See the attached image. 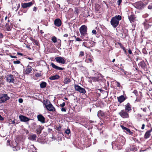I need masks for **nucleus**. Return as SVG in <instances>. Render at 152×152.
Here are the masks:
<instances>
[{
	"mask_svg": "<svg viewBox=\"0 0 152 152\" xmlns=\"http://www.w3.org/2000/svg\"><path fill=\"white\" fill-rule=\"evenodd\" d=\"M37 136L35 134H32L31 135L28 137V139L31 140H36Z\"/></svg>",
	"mask_w": 152,
	"mask_h": 152,
	"instance_id": "28",
	"label": "nucleus"
},
{
	"mask_svg": "<svg viewBox=\"0 0 152 152\" xmlns=\"http://www.w3.org/2000/svg\"><path fill=\"white\" fill-rule=\"evenodd\" d=\"M19 118L21 121L27 122L30 120L29 118L23 115H19Z\"/></svg>",
	"mask_w": 152,
	"mask_h": 152,
	"instance_id": "19",
	"label": "nucleus"
},
{
	"mask_svg": "<svg viewBox=\"0 0 152 152\" xmlns=\"http://www.w3.org/2000/svg\"><path fill=\"white\" fill-rule=\"evenodd\" d=\"M88 60L89 61L90 63H92L93 61V60L91 58H88Z\"/></svg>",
	"mask_w": 152,
	"mask_h": 152,
	"instance_id": "61",
	"label": "nucleus"
},
{
	"mask_svg": "<svg viewBox=\"0 0 152 152\" xmlns=\"http://www.w3.org/2000/svg\"><path fill=\"white\" fill-rule=\"evenodd\" d=\"M117 43L118 45H119L120 48L123 50L124 53L127 55V53L126 50L124 46L123 45L121 42H117Z\"/></svg>",
	"mask_w": 152,
	"mask_h": 152,
	"instance_id": "24",
	"label": "nucleus"
},
{
	"mask_svg": "<svg viewBox=\"0 0 152 152\" xmlns=\"http://www.w3.org/2000/svg\"><path fill=\"white\" fill-rule=\"evenodd\" d=\"M133 6L137 9L141 10L144 8L145 4L141 1H138L133 4Z\"/></svg>",
	"mask_w": 152,
	"mask_h": 152,
	"instance_id": "5",
	"label": "nucleus"
},
{
	"mask_svg": "<svg viewBox=\"0 0 152 152\" xmlns=\"http://www.w3.org/2000/svg\"><path fill=\"white\" fill-rule=\"evenodd\" d=\"M145 125L144 124H143L142 125V127L141 129H143L145 128Z\"/></svg>",
	"mask_w": 152,
	"mask_h": 152,
	"instance_id": "64",
	"label": "nucleus"
},
{
	"mask_svg": "<svg viewBox=\"0 0 152 152\" xmlns=\"http://www.w3.org/2000/svg\"><path fill=\"white\" fill-rule=\"evenodd\" d=\"M35 76L37 77H41L42 75L41 73H37L35 74Z\"/></svg>",
	"mask_w": 152,
	"mask_h": 152,
	"instance_id": "44",
	"label": "nucleus"
},
{
	"mask_svg": "<svg viewBox=\"0 0 152 152\" xmlns=\"http://www.w3.org/2000/svg\"><path fill=\"white\" fill-rule=\"evenodd\" d=\"M60 78V76L56 74L54 75H51L49 77L50 80H58Z\"/></svg>",
	"mask_w": 152,
	"mask_h": 152,
	"instance_id": "20",
	"label": "nucleus"
},
{
	"mask_svg": "<svg viewBox=\"0 0 152 152\" xmlns=\"http://www.w3.org/2000/svg\"><path fill=\"white\" fill-rule=\"evenodd\" d=\"M142 53L145 54H148L145 48H143L142 49Z\"/></svg>",
	"mask_w": 152,
	"mask_h": 152,
	"instance_id": "43",
	"label": "nucleus"
},
{
	"mask_svg": "<svg viewBox=\"0 0 152 152\" xmlns=\"http://www.w3.org/2000/svg\"><path fill=\"white\" fill-rule=\"evenodd\" d=\"M46 108L50 111L54 112L56 111L55 108L53 106L52 104L46 106Z\"/></svg>",
	"mask_w": 152,
	"mask_h": 152,
	"instance_id": "15",
	"label": "nucleus"
},
{
	"mask_svg": "<svg viewBox=\"0 0 152 152\" xmlns=\"http://www.w3.org/2000/svg\"><path fill=\"white\" fill-rule=\"evenodd\" d=\"M18 101L20 103H22L23 102V99L21 98H20L18 100Z\"/></svg>",
	"mask_w": 152,
	"mask_h": 152,
	"instance_id": "59",
	"label": "nucleus"
},
{
	"mask_svg": "<svg viewBox=\"0 0 152 152\" xmlns=\"http://www.w3.org/2000/svg\"><path fill=\"white\" fill-rule=\"evenodd\" d=\"M45 102V103H44L43 104L45 105V107H46V106H47V105L49 104H51L50 103V101L48 99L46 100V101L45 100H43V102Z\"/></svg>",
	"mask_w": 152,
	"mask_h": 152,
	"instance_id": "38",
	"label": "nucleus"
},
{
	"mask_svg": "<svg viewBox=\"0 0 152 152\" xmlns=\"http://www.w3.org/2000/svg\"><path fill=\"white\" fill-rule=\"evenodd\" d=\"M121 19V17L120 15H116L112 18L110 21L111 25L114 27L116 28L119 25V21Z\"/></svg>",
	"mask_w": 152,
	"mask_h": 152,
	"instance_id": "2",
	"label": "nucleus"
},
{
	"mask_svg": "<svg viewBox=\"0 0 152 152\" xmlns=\"http://www.w3.org/2000/svg\"><path fill=\"white\" fill-rule=\"evenodd\" d=\"M121 128L124 130V132L125 131L126 129V127L124 126L121 125Z\"/></svg>",
	"mask_w": 152,
	"mask_h": 152,
	"instance_id": "47",
	"label": "nucleus"
},
{
	"mask_svg": "<svg viewBox=\"0 0 152 152\" xmlns=\"http://www.w3.org/2000/svg\"><path fill=\"white\" fill-rule=\"evenodd\" d=\"M65 105V102H64L62 103L61 104H60V106L63 107H64Z\"/></svg>",
	"mask_w": 152,
	"mask_h": 152,
	"instance_id": "49",
	"label": "nucleus"
},
{
	"mask_svg": "<svg viewBox=\"0 0 152 152\" xmlns=\"http://www.w3.org/2000/svg\"><path fill=\"white\" fill-rule=\"evenodd\" d=\"M139 66H140L142 68L145 69L146 66V64L144 61H141L139 64Z\"/></svg>",
	"mask_w": 152,
	"mask_h": 152,
	"instance_id": "27",
	"label": "nucleus"
},
{
	"mask_svg": "<svg viewBox=\"0 0 152 152\" xmlns=\"http://www.w3.org/2000/svg\"><path fill=\"white\" fill-rule=\"evenodd\" d=\"M89 38L87 36L85 37L84 39L86 41L83 43V45L84 46L87 48H90V47H93L94 45L95 42L89 39Z\"/></svg>",
	"mask_w": 152,
	"mask_h": 152,
	"instance_id": "4",
	"label": "nucleus"
},
{
	"mask_svg": "<svg viewBox=\"0 0 152 152\" xmlns=\"http://www.w3.org/2000/svg\"><path fill=\"white\" fill-rule=\"evenodd\" d=\"M132 106L129 102H128L127 104L124 106L125 110H126L129 113L132 110Z\"/></svg>",
	"mask_w": 152,
	"mask_h": 152,
	"instance_id": "11",
	"label": "nucleus"
},
{
	"mask_svg": "<svg viewBox=\"0 0 152 152\" xmlns=\"http://www.w3.org/2000/svg\"><path fill=\"white\" fill-rule=\"evenodd\" d=\"M43 128L42 127L40 126L37 128L36 130V132L37 134H39L41 133Z\"/></svg>",
	"mask_w": 152,
	"mask_h": 152,
	"instance_id": "30",
	"label": "nucleus"
},
{
	"mask_svg": "<svg viewBox=\"0 0 152 152\" xmlns=\"http://www.w3.org/2000/svg\"><path fill=\"white\" fill-rule=\"evenodd\" d=\"M128 53H129L130 54H132V50H131L130 49H129V50H128Z\"/></svg>",
	"mask_w": 152,
	"mask_h": 152,
	"instance_id": "58",
	"label": "nucleus"
},
{
	"mask_svg": "<svg viewBox=\"0 0 152 152\" xmlns=\"http://www.w3.org/2000/svg\"><path fill=\"white\" fill-rule=\"evenodd\" d=\"M61 129V126H59L57 127V130L58 131H60Z\"/></svg>",
	"mask_w": 152,
	"mask_h": 152,
	"instance_id": "54",
	"label": "nucleus"
},
{
	"mask_svg": "<svg viewBox=\"0 0 152 152\" xmlns=\"http://www.w3.org/2000/svg\"><path fill=\"white\" fill-rule=\"evenodd\" d=\"M10 97L6 94H4L0 96V104L5 102L10 99Z\"/></svg>",
	"mask_w": 152,
	"mask_h": 152,
	"instance_id": "6",
	"label": "nucleus"
},
{
	"mask_svg": "<svg viewBox=\"0 0 152 152\" xmlns=\"http://www.w3.org/2000/svg\"><path fill=\"white\" fill-rule=\"evenodd\" d=\"M133 93L134 94L136 95L137 96L138 95V92L136 90H134V91Z\"/></svg>",
	"mask_w": 152,
	"mask_h": 152,
	"instance_id": "51",
	"label": "nucleus"
},
{
	"mask_svg": "<svg viewBox=\"0 0 152 152\" xmlns=\"http://www.w3.org/2000/svg\"><path fill=\"white\" fill-rule=\"evenodd\" d=\"M91 79L92 80L93 82H96L97 81H98L99 80V77H92L91 78Z\"/></svg>",
	"mask_w": 152,
	"mask_h": 152,
	"instance_id": "34",
	"label": "nucleus"
},
{
	"mask_svg": "<svg viewBox=\"0 0 152 152\" xmlns=\"http://www.w3.org/2000/svg\"><path fill=\"white\" fill-rule=\"evenodd\" d=\"M70 130L69 129L66 130L64 132V134H67L68 135V137H70V136H69V134H70Z\"/></svg>",
	"mask_w": 152,
	"mask_h": 152,
	"instance_id": "35",
	"label": "nucleus"
},
{
	"mask_svg": "<svg viewBox=\"0 0 152 152\" xmlns=\"http://www.w3.org/2000/svg\"><path fill=\"white\" fill-rule=\"evenodd\" d=\"M50 66H51L53 68L58 70H62L64 69V68L60 67L57 65H56L54 63L51 62L50 64Z\"/></svg>",
	"mask_w": 152,
	"mask_h": 152,
	"instance_id": "17",
	"label": "nucleus"
},
{
	"mask_svg": "<svg viewBox=\"0 0 152 152\" xmlns=\"http://www.w3.org/2000/svg\"><path fill=\"white\" fill-rule=\"evenodd\" d=\"M74 88L76 91L80 93L85 94L86 92V91L84 88L81 87L78 85H75Z\"/></svg>",
	"mask_w": 152,
	"mask_h": 152,
	"instance_id": "8",
	"label": "nucleus"
},
{
	"mask_svg": "<svg viewBox=\"0 0 152 152\" xmlns=\"http://www.w3.org/2000/svg\"><path fill=\"white\" fill-rule=\"evenodd\" d=\"M20 63V61L17 60L16 61H13V63L14 64H19Z\"/></svg>",
	"mask_w": 152,
	"mask_h": 152,
	"instance_id": "46",
	"label": "nucleus"
},
{
	"mask_svg": "<svg viewBox=\"0 0 152 152\" xmlns=\"http://www.w3.org/2000/svg\"><path fill=\"white\" fill-rule=\"evenodd\" d=\"M130 149L131 151H136L137 150V148L135 145H132L130 147Z\"/></svg>",
	"mask_w": 152,
	"mask_h": 152,
	"instance_id": "36",
	"label": "nucleus"
},
{
	"mask_svg": "<svg viewBox=\"0 0 152 152\" xmlns=\"http://www.w3.org/2000/svg\"><path fill=\"white\" fill-rule=\"evenodd\" d=\"M88 28L87 26L85 25H83L80 27L79 30L80 34V37L83 39L85 37L88 36Z\"/></svg>",
	"mask_w": 152,
	"mask_h": 152,
	"instance_id": "3",
	"label": "nucleus"
},
{
	"mask_svg": "<svg viewBox=\"0 0 152 152\" xmlns=\"http://www.w3.org/2000/svg\"><path fill=\"white\" fill-rule=\"evenodd\" d=\"M10 57L12 58H16L17 57L15 56H12V55H10Z\"/></svg>",
	"mask_w": 152,
	"mask_h": 152,
	"instance_id": "62",
	"label": "nucleus"
},
{
	"mask_svg": "<svg viewBox=\"0 0 152 152\" xmlns=\"http://www.w3.org/2000/svg\"><path fill=\"white\" fill-rule=\"evenodd\" d=\"M33 4L32 2H30L27 3H23L21 4V6L23 8H26L27 7H29L32 6Z\"/></svg>",
	"mask_w": 152,
	"mask_h": 152,
	"instance_id": "12",
	"label": "nucleus"
},
{
	"mask_svg": "<svg viewBox=\"0 0 152 152\" xmlns=\"http://www.w3.org/2000/svg\"><path fill=\"white\" fill-rule=\"evenodd\" d=\"M67 1L70 4H75L79 1L80 0H67Z\"/></svg>",
	"mask_w": 152,
	"mask_h": 152,
	"instance_id": "26",
	"label": "nucleus"
},
{
	"mask_svg": "<svg viewBox=\"0 0 152 152\" xmlns=\"http://www.w3.org/2000/svg\"><path fill=\"white\" fill-rule=\"evenodd\" d=\"M128 18L131 23L134 22L135 21L136 17L134 14H132L128 16Z\"/></svg>",
	"mask_w": 152,
	"mask_h": 152,
	"instance_id": "18",
	"label": "nucleus"
},
{
	"mask_svg": "<svg viewBox=\"0 0 152 152\" xmlns=\"http://www.w3.org/2000/svg\"><path fill=\"white\" fill-rule=\"evenodd\" d=\"M62 24V22L59 18H56L54 21V24L57 27H60Z\"/></svg>",
	"mask_w": 152,
	"mask_h": 152,
	"instance_id": "16",
	"label": "nucleus"
},
{
	"mask_svg": "<svg viewBox=\"0 0 152 152\" xmlns=\"http://www.w3.org/2000/svg\"><path fill=\"white\" fill-rule=\"evenodd\" d=\"M95 10L97 12H98L99 10V9L100 8V5L98 4H96L95 6Z\"/></svg>",
	"mask_w": 152,
	"mask_h": 152,
	"instance_id": "33",
	"label": "nucleus"
},
{
	"mask_svg": "<svg viewBox=\"0 0 152 152\" xmlns=\"http://www.w3.org/2000/svg\"><path fill=\"white\" fill-rule=\"evenodd\" d=\"M152 131V128L151 129L146 132L144 135V138L145 139H147L150 137L151 136V132Z\"/></svg>",
	"mask_w": 152,
	"mask_h": 152,
	"instance_id": "22",
	"label": "nucleus"
},
{
	"mask_svg": "<svg viewBox=\"0 0 152 152\" xmlns=\"http://www.w3.org/2000/svg\"><path fill=\"white\" fill-rule=\"evenodd\" d=\"M92 33L93 34L95 35L97 33L95 29H94L92 31Z\"/></svg>",
	"mask_w": 152,
	"mask_h": 152,
	"instance_id": "50",
	"label": "nucleus"
},
{
	"mask_svg": "<svg viewBox=\"0 0 152 152\" xmlns=\"http://www.w3.org/2000/svg\"><path fill=\"white\" fill-rule=\"evenodd\" d=\"M82 41V40H81V39L80 38L77 37L76 38V41Z\"/></svg>",
	"mask_w": 152,
	"mask_h": 152,
	"instance_id": "56",
	"label": "nucleus"
},
{
	"mask_svg": "<svg viewBox=\"0 0 152 152\" xmlns=\"http://www.w3.org/2000/svg\"><path fill=\"white\" fill-rule=\"evenodd\" d=\"M71 81V80L70 78L69 77H66L64 79V84H67L69 83H70Z\"/></svg>",
	"mask_w": 152,
	"mask_h": 152,
	"instance_id": "31",
	"label": "nucleus"
},
{
	"mask_svg": "<svg viewBox=\"0 0 152 152\" xmlns=\"http://www.w3.org/2000/svg\"><path fill=\"white\" fill-rule=\"evenodd\" d=\"M116 85L117 87H119V88H120V87L122 88V86L121 85L120 83L118 82H116Z\"/></svg>",
	"mask_w": 152,
	"mask_h": 152,
	"instance_id": "45",
	"label": "nucleus"
},
{
	"mask_svg": "<svg viewBox=\"0 0 152 152\" xmlns=\"http://www.w3.org/2000/svg\"><path fill=\"white\" fill-rule=\"evenodd\" d=\"M55 59L56 62L58 63L62 64H64L65 63L66 59L65 58L61 57H55Z\"/></svg>",
	"mask_w": 152,
	"mask_h": 152,
	"instance_id": "9",
	"label": "nucleus"
},
{
	"mask_svg": "<svg viewBox=\"0 0 152 152\" xmlns=\"http://www.w3.org/2000/svg\"><path fill=\"white\" fill-rule=\"evenodd\" d=\"M124 132H126L127 134L132 135L133 134V132L131 131L130 129L127 128H126Z\"/></svg>",
	"mask_w": 152,
	"mask_h": 152,
	"instance_id": "32",
	"label": "nucleus"
},
{
	"mask_svg": "<svg viewBox=\"0 0 152 152\" xmlns=\"http://www.w3.org/2000/svg\"><path fill=\"white\" fill-rule=\"evenodd\" d=\"M37 8L36 7H34L33 8V11L34 12H36L37 10Z\"/></svg>",
	"mask_w": 152,
	"mask_h": 152,
	"instance_id": "55",
	"label": "nucleus"
},
{
	"mask_svg": "<svg viewBox=\"0 0 152 152\" xmlns=\"http://www.w3.org/2000/svg\"><path fill=\"white\" fill-rule=\"evenodd\" d=\"M85 55L84 52L83 51H81L79 53V57L80 58L82 57L83 56H84Z\"/></svg>",
	"mask_w": 152,
	"mask_h": 152,
	"instance_id": "40",
	"label": "nucleus"
},
{
	"mask_svg": "<svg viewBox=\"0 0 152 152\" xmlns=\"http://www.w3.org/2000/svg\"><path fill=\"white\" fill-rule=\"evenodd\" d=\"M51 40L54 43H56L57 42V38L55 36H54L52 38Z\"/></svg>",
	"mask_w": 152,
	"mask_h": 152,
	"instance_id": "42",
	"label": "nucleus"
},
{
	"mask_svg": "<svg viewBox=\"0 0 152 152\" xmlns=\"http://www.w3.org/2000/svg\"><path fill=\"white\" fill-rule=\"evenodd\" d=\"M6 30L7 31H10L11 30L10 26L9 23H7L5 26Z\"/></svg>",
	"mask_w": 152,
	"mask_h": 152,
	"instance_id": "39",
	"label": "nucleus"
},
{
	"mask_svg": "<svg viewBox=\"0 0 152 152\" xmlns=\"http://www.w3.org/2000/svg\"><path fill=\"white\" fill-rule=\"evenodd\" d=\"M32 71V67L30 66H28L26 68L25 71V73L26 74H28L31 72Z\"/></svg>",
	"mask_w": 152,
	"mask_h": 152,
	"instance_id": "21",
	"label": "nucleus"
},
{
	"mask_svg": "<svg viewBox=\"0 0 152 152\" xmlns=\"http://www.w3.org/2000/svg\"><path fill=\"white\" fill-rule=\"evenodd\" d=\"M61 110L63 112H66V109L64 107H62Z\"/></svg>",
	"mask_w": 152,
	"mask_h": 152,
	"instance_id": "53",
	"label": "nucleus"
},
{
	"mask_svg": "<svg viewBox=\"0 0 152 152\" xmlns=\"http://www.w3.org/2000/svg\"><path fill=\"white\" fill-rule=\"evenodd\" d=\"M38 120L42 123H45V117L41 114H39L37 116Z\"/></svg>",
	"mask_w": 152,
	"mask_h": 152,
	"instance_id": "14",
	"label": "nucleus"
},
{
	"mask_svg": "<svg viewBox=\"0 0 152 152\" xmlns=\"http://www.w3.org/2000/svg\"><path fill=\"white\" fill-rule=\"evenodd\" d=\"M148 148H146L145 149H144L143 148H142L140 150V152L141 151H144L146 150H147V149H148Z\"/></svg>",
	"mask_w": 152,
	"mask_h": 152,
	"instance_id": "57",
	"label": "nucleus"
},
{
	"mask_svg": "<svg viewBox=\"0 0 152 152\" xmlns=\"http://www.w3.org/2000/svg\"><path fill=\"white\" fill-rule=\"evenodd\" d=\"M117 99L118 102L120 103L124 102L126 99L127 97L126 96H125L123 95H122L119 96L117 97Z\"/></svg>",
	"mask_w": 152,
	"mask_h": 152,
	"instance_id": "13",
	"label": "nucleus"
},
{
	"mask_svg": "<svg viewBox=\"0 0 152 152\" xmlns=\"http://www.w3.org/2000/svg\"><path fill=\"white\" fill-rule=\"evenodd\" d=\"M129 112L123 109L118 113L119 115L123 118H128L129 117Z\"/></svg>",
	"mask_w": 152,
	"mask_h": 152,
	"instance_id": "7",
	"label": "nucleus"
},
{
	"mask_svg": "<svg viewBox=\"0 0 152 152\" xmlns=\"http://www.w3.org/2000/svg\"><path fill=\"white\" fill-rule=\"evenodd\" d=\"M47 85L46 83L44 81L42 82L40 84V87L41 88H43L46 87Z\"/></svg>",
	"mask_w": 152,
	"mask_h": 152,
	"instance_id": "29",
	"label": "nucleus"
},
{
	"mask_svg": "<svg viewBox=\"0 0 152 152\" xmlns=\"http://www.w3.org/2000/svg\"><path fill=\"white\" fill-rule=\"evenodd\" d=\"M64 37H67L68 36V35L67 34H66L64 35H63Z\"/></svg>",
	"mask_w": 152,
	"mask_h": 152,
	"instance_id": "63",
	"label": "nucleus"
},
{
	"mask_svg": "<svg viewBox=\"0 0 152 152\" xmlns=\"http://www.w3.org/2000/svg\"><path fill=\"white\" fill-rule=\"evenodd\" d=\"M97 115L99 117H103L105 115V113L102 110H100L98 112Z\"/></svg>",
	"mask_w": 152,
	"mask_h": 152,
	"instance_id": "25",
	"label": "nucleus"
},
{
	"mask_svg": "<svg viewBox=\"0 0 152 152\" xmlns=\"http://www.w3.org/2000/svg\"><path fill=\"white\" fill-rule=\"evenodd\" d=\"M148 8L150 10L152 9V5L151 4L149 5L148 6Z\"/></svg>",
	"mask_w": 152,
	"mask_h": 152,
	"instance_id": "52",
	"label": "nucleus"
},
{
	"mask_svg": "<svg viewBox=\"0 0 152 152\" xmlns=\"http://www.w3.org/2000/svg\"><path fill=\"white\" fill-rule=\"evenodd\" d=\"M122 1V0H118L117 1V3L118 6H120L121 3Z\"/></svg>",
	"mask_w": 152,
	"mask_h": 152,
	"instance_id": "48",
	"label": "nucleus"
},
{
	"mask_svg": "<svg viewBox=\"0 0 152 152\" xmlns=\"http://www.w3.org/2000/svg\"><path fill=\"white\" fill-rule=\"evenodd\" d=\"M31 40L33 43V44L37 46H39V43L38 41L36 40L33 38L32 37H30L29 38Z\"/></svg>",
	"mask_w": 152,
	"mask_h": 152,
	"instance_id": "23",
	"label": "nucleus"
},
{
	"mask_svg": "<svg viewBox=\"0 0 152 152\" xmlns=\"http://www.w3.org/2000/svg\"><path fill=\"white\" fill-rule=\"evenodd\" d=\"M141 109L143 110V111L146 113H147L148 112H149V111L146 107H145L144 108H141Z\"/></svg>",
	"mask_w": 152,
	"mask_h": 152,
	"instance_id": "41",
	"label": "nucleus"
},
{
	"mask_svg": "<svg viewBox=\"0 0 152 152\" xmlns=\"http://www.w3.org/2000/svg\"><path fill=\"white\" fill-rule=\"evenodd\" d=\"M4 118L0 115V121H3Z\"/></svg>",
	"mask_w": 152,
	"mask_h": 152,
	"instance_id": "60",
	"label": "nucleus"
},
{
	"mask_svg": "<svg viewBox=\"0 0 152 152\" xmlns=\"http://www.w3.org/2000/svg\"><path fill=\"white\" fill-rule=\"evenodd\" d=\"M124 144V142L122 139H118L112 143L113 148L115 150L122 149V146Z\"/></svg>",
	"mask_w": 152,
	"mask_h": 152,
	"instance_id": "1",
	"label": "nucleus"
},
{
	"mask_svg": "<svg viewBox=\"0 0 152 152\" xmlns=\"http://www.w3.org/2000/svg\"><path fill=\"white\" fill-rule=\"evenodd\" d=\"M7 81L9 83H14L15 82V79L12 75L10 74L7 75L6 77Z\"/></svg>",
	"mask_w": 152,
	"mask_h": 152,
	"instance_id": "10",
	"label": "nucleus"
},
{
	"mask_svg": "<svg viewBox=\"0 0 152 152\" xmlns=\"http://www.w3.org/2000/svg\"><path fill=\"white\" fill-rule=\"evenodd\" d=\"M15 144H16V145H17V146H14L15 147H13V151H17L20 149V147H19L17 145V143L15 141Z\"/></svg>",
	"mask_w": 152,
	"mask_h": 152,
	"instance_id": "37",
	"label": "nucleus"
}]
</instances>
